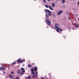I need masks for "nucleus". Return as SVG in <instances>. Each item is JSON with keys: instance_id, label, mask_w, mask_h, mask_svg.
<instances>
[{"instance_id": "24", "label": "nucleus", "mask_w": 79, "mask_h": 79, "mask_svg": "<svg viewBox=\"0 0 79 79\" xmlns=\"http://www.w3.org/2000/svg\"><path fill=\"white\" fill-rule=\"evenodd\" d=\"M77 5H79V1H78L77 3Z\"/></svg>"}, {"instance_id": "33", "label": "nucleus", "mask_w": 79, "mask_h": 79, "mask_svg": "<svg viewBox=\"0 0 79 79\" xmlns=\"http://www.w3.org/2000/svg\"><path fill=\"white\" fill-rule=\"evenodd\" d=\"M32 64V65H34V64L33 63Z\"/></svg>"}, {"instance_id": "15", "label": "nucleus", "mask_w": 79, "mask_h": 79, "mask_svg": "<svg viewBox=\"0 0 79 79\" xmlns=\"http://www.w3.org/2000/svg\"><path fill=\"white\" fill-rule=\"evenodd\" d=\"M9 77H10V78H11V79H12V78H13V76H11V75L10 74H9Z\"/></svg>"}, {"instance_id": "17", "label": "nucleus", "mask_w": 79, "mask_h": 79, "mask_svg": "<svg viewBox=\"0 0 79 79\" xmlns=\"http://www.w3.org/2000/svg\"><path fill=\"white\" fill-rule=\"evenodd\" d=\"M17 62L18 63H19V62H20V63H21V60H17Z\"/></svg>"}, {"instance_id": "30", "label": "nucleus", "mask_w": 79, "mask_h": 79, "mask_svg": "<svg viewBox=\"0 0 79 79\" xmlns=\"http://www.w3.org/2000/svg\"><path fill=\"white\" fill-rule=\"evenodd\" d=\"M58 0H56V2H58Z\"/></svg>"}, {"instance_id": "38", "label": "nucleus", "mask_w": 79, "mask_h": 79, "mask_svg": "<svg viewBox=\"0 0 79 79\" xmlns=\"http://www.w3.org/2000/svg\"><path fill=\"white\" fill-rule=\"evenodd\" d=\"M34 0L35 1V0Z\"/></svg>"}, {"instance_id": "10", "label": "nucleus", "mask_w": 79, "mask_h": 79, "mask_svg": "<svg viewBox=\"0 0 79 79\" xmlns=\"http://www.w3.org/2000/svg\"><path fill=\"white\" fill-rule=\"evenodd\" d=\"M21 69L23 73H25V69H24L23 68H21Z\"/></svg>"}, {"instance_id": "1", "label": "nucleus", "mask_w": 79, "mask_h": 79, "mask_svg": "<svg viewBox=\"0 0 79 79\" xmlns=\"http://www.w3.org/2000/svg\"><path fill=\"white\" fill-rule=\"evenodd\" d=\"M45 11L46 17L48 18L49 16H51L52 15V13H51L50 11L47 9H45Z\"/></svg>"}, {"instance_id": "11", "label": "nucleus", "mask_w": 79, "mask_h": 79, "mask_svg": "<svg viewBox=\"0 0 79 79\" xmlns=\"http://www.w3.org/2000/svg\"><path fill=\"white\" fill-rule=\"evenodd\" d=\"M49 9L51 10H52V11L53 10V8H52V6H49Z\"/></svg>"}, {"instance_id": "29", "label": "nucleus", "mask_w": 79, "mask_h": 79, "mask_svg": "<svg viewBox=\"0 0 79 79\" xmlns=\"http://www.w3.org/2000/svg\"><path fill=\"white\" fill-rule=\"evenodd\" d=\"M69 19H71V18L69 17Z\"/></svg>"}, {"instance_id": "36", "label": "nucleus", "mask_w": 79, "mask_h": 79, "mask_svg": "<svg viewBox=\"0 0 79 79\" xmlns=\"http://www.w3.org/2000/svg\"><path fill=\"white\" fill-rule=\"evenodd\" d=\"M73 1H75V0H73Z\"/></svg>"}, {"instance_id": "19", "label": "nucleus", "mask_w": 79, "mask_h": 79, "mask_svg": "<svg viewBox=\"0 0 79 79\" xmlns=\"http://www.w3.org/2000/svg\"><path fill=\"white\" fill-rule=\"evenodd\" d=\"M45 6L46 7V8H49V6H48V5H45Z\"/></svg>"}, {"instance_id": "25", "label": "nucleus", "mask_w": 79, "mask_h": 79, "mask_svg": "<svg viewBox=\"0 0 79 79\" xmlns=\"http://www.w3.org/2000/svg\"><path fill=\"white\" fill-rule=\"evenodd\" d=\"M23 74H24V73H21V75H23Z\"/></svg>"}, {"instance_id": "28", "label": "nucleus", "mask_w": 79, "mask_h": 79, "mask_svg": "<svg viewBox=\"0 0 79 79\" xmlns=\"http://www.w3.org/2000/svg\"><path fill=\"white\" fill-rule=\"evenodd\" d=\"M11 74H13V72H11Z\"/></svg>"}, {"instance_id": "22", "label": "nucleus", "mask_w": 79, "mask_h": 79, "mask_svg": "<svg viewBox=\"0 0 79 79\" xmlns=\"http://www.w3.org/2000/svg\"><path fill=\"white\" fill-rule=\"evenodd\" d=\"M19 77H17L16 78H15V79H19Z\"/></svg>"}, {"instance_id": "16", "label": "nucleus", "mask_w": 79, "mask_h": 79, "mask_svg": "<svg viewBox=\"0 0 79 79\" xmlns=\"http://www.w3.org/2000/svg\"><path fill=\"white\" fill-rule=\"evenodd\" d=\"M62 3L63 4L64 3H65V0H62Z\"/></svg>"}, {"instance_id": "9", "label": "nucleus", "mask_w": 79, "mask_h": 79, "mask_svg": "<svg viewBox=\"0 0 79 79\" xmlns=\"http://www.w3.org/2000/svg\"><path fill=\"white\" fill-rule=\"evenodd\" d=\"M5 69V68L4 67H0V71H2V70H4Z\"/></svg>"}, {"instance_id": "37", "label": "nucleus", "mask_w": 79, "mask_h": 79, "mask_svg": "<svg viewBox=\"0 0 79 79\" xmlns=\"http://www.w3.org/2000/svg\"><path fill=\"white\" fill-rule=\"evenodd\" d=\"M64 37H65V36H64Z\"/></svg>"}, {"instance_id": "31", "label": "nucleus", "mask_w": 79, "mask_h": 79, "mask_svg": "<svg viewBox=\"0 0 79 79\" xmlns=\"http://www.w3.org/2000/svg\"><path fill=\"white\" fill-rule=\"evenodd\" d=\"M48 2H50V0H47Z\"/></svg>"}, {"instance_id": "14", "label": "nucleus", "mask_w": 79, "mask_h": 79, "mask_svg": "<svg viewBox=\"0 0 79 79\" xmlns=\"http://www.w3.org/2000/svg\"><path fill=\"white\" fill-rule=\"evenodd\" d=\"M28 68H31V67H32V65H31L30 64H29L28 65Z\"/></svg>"}, {"instance_id": "3", "label": "nucleus", "mask_w": 79, "mask_h": 79, "mask_svg": "<svg viewBox=\"0 0 79 79\" xmlns=\"http://www.w3.org/2000/svg\"><path fill=\"white\" fill-rule=\"evenodd\" d=\"M46 23L48 25L50 26L51 25V22L50 21V20H47L46 21Z\"/></svg>"}, {"instance_id": "26", "label": "nucleus", "mask_w": 79, "mask_h": 79, "mask_svg": "<svg viewBox=\"0 0 79 79\" xmlns=\"http://www.w3.org/2000/svg\"><path fill=\"white\" fill-rule=\"evenodd\" d=\"M35 76H33V77H35Z\"/></svg>"}, {"instance_id": "23", "label": "nucleus", "mask_w": 79, "mask_h": 79, "mask_svg": "<svg viewBox=\"0 0 79 79\" xmlns=\"http://www.w3.org/2000/svg\"><path fill=\"white\" fill-rule=\"evenodd\" d=\"M76 27H79V25L78 24H77L76 25Z\"/></svg>"}, {"instance_id": "5", "label": "nucleus", "mask_w": 79, "mask_h": 79, "mask_svg": "<svg viewBox=\"0 0 79 79\" xmlns=\"http://www.w3.org/2000/svg\"><path fill=\"white\" fill-rule=\"evenodd\" d=\"M62 13H63V10H60L58 13L57 15H60Z\"/></svg>"}, {"instance_id": "4", "label": "nucleus", "mask_w": 79, "mask_h": 79, "mask_svg": "<svg viewBox=\"0 0 79 79\" xmlns=\"http://www.w3.org/2000/svg\"><path fill=\"white\" fill-rule=\"evenodd\" d=\"M59 26H60V25L57 23H56L55 24V28L56 29V30L59 28L58 27H59Z\"/></svg>"}, {"instance_id": "13", "label": "nucleus", "mask_w": 79, "mask_h": 79, "mask_svg": "<svg viewBox=\"0 0 79 79\" xmlns=\"http://www.w3.org/2000/svg\"><path fill=\"white\" fill-rule=\"evenodd\" d=\"M52 7H55V3H52Z\"/></svg>"}, {"instance_id": "21", "label": "nucleus", "mask_w": 79, "mask_h": 79, "mask_svg": "<svg viewBox=\"0 0 79 79\" xmlns=\"http://www.w3.org/2000/svg\"><path fill=\"white\" fill-rule=\"evenodd\" d=\"M52 16L53 17H55V14H52Z\"/></svg>"}, {"instance_id": "2", "label": "nucleus", "mask_w": 79, "mask_h": 79, "mask_svg": "<svg viewBox=\"0 0 79 79\" xmlns=\"http://www.w3.org/2000/svg\"><path fill=\"white\" fill-rule=\"evenodd\" d=\"M37 68L36 67H35L34 68V69H33L31 70V73H32V74H33V75H34V74H35V73H34V72L33 71H37Z\"/></svg>"}, {"instance_id": "20", "label": "nucleus", "mask_w": 79, "mask_h": 79, "mask_svg": "<svg viewBox=\"0 0 79 79\" xmlns=\"http://www.w3.org/2000/svg\"><path fill=\"white\" fill-rule=\"evenodd\" d=\"M15 63H16V62H14L13 63L11 64H12V65H13V64H15Z\"/></svg>"}, {"instance_id": "12", "label": "nucleus", "mask_w": 79, "mask_h": 79, "mask_svg": "<svg viewBox=\"0 0 79 79\" xmlns=\"http://www.w3.org/2000/svg\"><path fill=\"white\" fill-rule=\"evenodd\" d=\"M24 61H25V60L24 59L20 60L21 63H23V62H24Z\"/></svg>"}, {"instance_id": "6", "label": "nucleus", "mask_w": 79, "mask_h": 79, "mask_svg": "<svg viewBox=\"0 0 79 79\" xmlns=\"http://www.w3.org/2000/svg\"><path fill=\"white\" fill-rule=\"evenodd\" d=\"M59 31H62V29H61V28H57V32H58Z\"/></svg>"}, {"instance_id": "7", "label": "nucleus", "mask_w": 79, "mask_h": 79, "mask_svg": "<svg viewBox=\"0 0 79 79\" xmlns=\"http://www.w3.org/2000/svg\"><path fill=\"white\" fill-rule=\"evenodd\" d=\"M31 76H29L28 77H25L26 79H31Z\"/></svg>"}, {"instance_id": "18", "label": "nucleus", "mask_w": 79, "mask_h": 79, "mask_svg": "<svg viewBox=\"0 0 79 79\" xmlns=\"http://www.w3.org/2000/svg\"><path fill=\"white\" fill-rule=\"evenodd\" d=\"M43 2L44 3H46L47 2V1L46 0H43Z\"/></svg>"}, {"instance_id": "27", "label": "nucleus", "mask_w": 79, "mask_h": 79, "mask_svg": "<svg viewBox=\"0 0 79 79\" xmlns=\"http://www.w3.org/2000/svg\"><path fill=\"white\" fill-rule=\"evenodd\" d=\"M37 73H38L37 72L36 73H35V74L36 75H37Z\"/></svg>"}, {"instance_id": "34", "label": "nucleus", "mask_w": 79, "mask_h": 79, "mask_svg": "<svg viewBox=\"0 0 79 79\" xmlns=\"http://www.w3.org/2000/svg\"><path fill=\"white\" fill-rule=\"evenodd\" d=\"M5 74V72H4V74Z\"/></svg>"}, {"instance_id": "8", "label": "nucleus", "mask_w": 79, "mask_h": 79, "mask_svg": "<svg viewBox=\"0 0 79 79\" xmlns=\"http://www.w3.org/2000/svg\"><path fill=\"white\" fill-rule=\"evenodd\" d=\"M17 73L18 74H19L21 73V70L19 69L17 71Z\"/></svg>"}, {"instance_id": "32", "label": "nucleus", "mask_w": 79, "mask_h": 79, "mask_svg": "<svg viewBox=\"0 0 79 79\" xmlns=\"http://www.w3.org/2000/svg\"><path fill=\"white\" fill-rule=\"evenodd\" d=\"M23 66H24V64H23Z\"/></svg>"}, {"instance_id": "35", "label": "nucleus", "mask_w": 79, "mask_h": 79, "mask_svg": "<svg viewBox=\"0 0 79 79\" xmlns=\"http://www.w3.org/2000/svg\"><path fill=\"white\" fill-rule=\"evenodd\" d=\"M76 15V16H78V15H77V14Z\"/></svg>"}]
</instances>
